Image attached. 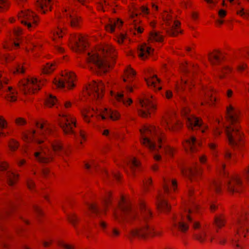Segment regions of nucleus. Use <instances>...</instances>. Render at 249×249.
<instances>
[{
  "label": "nucleus",
  "mask_w": 249,
  "mask_h": 249,
  "mask_svg": "<svg viewBox=\"0 0 249 249\" xmlns=\"http://www.w3.org/2000/svg\"><path fill=\"white\" fill-rule=\"evenodd\" d=\"M195 238L198 240L199 242L202 243L204 242L205 240V237H206V233H201L199 234H196L195 235Z\"/></svg>",
  "instance_id": "4d7b16f0"
},
{
  "label": "nucleus",
  "mask_w": 249,
  "mask_h": 249,
  "mask_svg": "<svg viewBox=\"0 0 249 249\" xmlns=\"http://www.w3.org/2000/svg\"><path fill=\"white\" fill-rule=\"evenodd\" d=\"M57 19V27L53 33V39L57 40L63 37L65 34V29L63 26L67 23H69L71 27L79 28L82 23V20L80 16L76 14L71 8L66 9L62 14L56 16Z\"/></svg>",
  "instance_id": "423d86ee"
},
{
  "label": "nucleus",
  "mask_w": 249,
  "mask_h": 249,
  "mask_svg": "<svg viewBox=\"0 0 249 249\" xmlns=\"http://www.w3.org/2000/svg\"><path fill=\"white\" fill-rule=\"evenodd\" d=\"M236 234L232 239V245L235 249H242L239 241L242 242V236L249 237V214L246 212L239 216L236 222Z\"/></svg>",
  "instance_id": "9d476101"
},
{
  "label": "nucleus",
  "mask_w": 249,
  "mask_h": 249,
  "mask_svg": "<svg viewBox=\"0 0 249 249\" xmlns=\"http://www.w3.org/2000/svg\"><path fill=\"white\" fill-rule=\"evenodd\" d=\"M121 235V231L119 229L114 227L112 229L110 232L109 234V236L113 239H116L120 237Z\"/></svg>",
  "instance_id": "3c124183"
},
{
  "label": "nucleus",
  "mask_w": 249,
  "mask_h": 249,
  "mask_svg": "<svg viewBox=\"0 0 249 249\" xmlns=\"http://www.w3.org/2000/svg\"><path fill=\"white\" fill-rule=\"evenodd\" d=\"M237 14L244 17V18H247L249 17V11H245L243 8H241L240 9L237 10Z\"/></svg>",
  "instance_id": "6e6d98bb"
},
{
  "label": "nucleus",
  "mask_w": 249,
  "mask_h": 249,
  "mask_svg": "<svg viewBox=\"0 0 249 249\" xmlns=\"http://www.w3.org/2000/svg\"><path fill=\"white\" fill-rule=\"evenodd\" d=\"M14 35L17 37L18 39H19V36L22 34V30L19 27H16L14 30Z\"/></svg>",
  "instance_id": "052dcab7"
},
{
  "label": "nucleus",
  "mask_w": 249,
  "mask_h": 249,
  "mask_svg": "<svg viewBox=\"0 0 249 249\" xmlns=\"http://www.w3.org/2000/svg\"><path fill=\"white\" fill-rule=\"evenodd\" d=\"M34 210L38 216H42L43 214V213L42 210L38 206H35Z\"/></svg>",
  "instance_id": "338daca9"
},
{
  "label": "nucleus",
  "mask_w": 249,
  "mask_h": 249,
  "mask_svg": "<svg viewBox=\"0 0 249 249\" xmlns=\"http://www.w3.org/2000/svg\"><path fill=\"white\" fill-rule=\"evenodd\" d=\"M157 208L159 211L167 213L170 212L171 210V206L169 205L167 200L162 196H159L157 198Z\"/></svg>",
  "instance_id": "c85d7f7f"
},
{
  "label": "nucleus",
  "mask_w": 249,
  "mask_h": 249,
  "mask_svg": "<svg viewBox=\"0 0 249 249\" xmlns=\"http://www.w3.org/2000/svg\"><path fill=\"white\" fill-rule=\"evenodd\" d=\"M105 85L102 81H92L83 90V95L91 100H99L104 94Z\"/></svg>",
  "instance_id": "f8f14e48"
},
{
  "label": "nucleus",
  "mask_w": 249,
  "mask_h": 249,
  "mask_svg": "<svg viewBox=\"0 0 249 249\" xmlns=\"http://www.w3.org/2000/svg\"><path fill=\"white\" fill-rule=\"evenodd\" d=\"M141 108L138 110L139 115L143 118H147L154 113L157 109V107L153 96H145L140 99Z\"/></svg>",
  "instance_id": "dca6fc26"
},
{
  "label": "nucleus",
  "mask_w": 249,
  "mask_h": 249,
  "mask_svg": "<svg viewBox=\"0 0 249 249\" xmlns=\"http://www.w3.org/2000/svg\"><path fill=\"white\" fill-rule=\"evenodd\" d=\"M163 40V36L160 32H151L149 34L148 42V44L155 42H162Z\"/></svg>",
  "instance_id": "c9c22d12"
},
{
  "label": "nucleus",
  "mask_w": 249,
  "mask_h": 249,
  "mask_svg": "<svg viewBox=\"0 0 249 249\" xmlns=\"http://www.w3.org/2000/svg\"><path fill=\"white\" fill-rule=\"evenodd\" d=\"M136 72L129 66L124 71L123 81L129 84L133 81Z\"/></svg>",
  "instance_id": "72a5a7b5"
},
{
  "label": "nucleus",
  "mask_w": 249,
  "mask_h": 249,
  "mask_svg": "<svg viewBox=\"0 0 249 249\" xmlns=\"http://www.w3.org/2000/svg\"><path fill=\"white\" fill-rule=\"evenodd\" d=\"M119 207L123 214H120L118 210L115 209L113 212V217L115 221L121 222L122 220H124L127 222H132L138 218L137 212L131 209L130 201L127 198L122 196Z\"/></svg>",
  "instance_id": "6e6552de"
},
{
  "label": "nucleus",
  "mask_w": 249,
  "mask_h": 249,
  "mask_svg": "<svg viewBox=\"0 0 249 249\" xmlns=\"http://www.w3.org/2000/svg\"><path fill=\"white\" fill-rule=\"evenodd\" d=\"M162 16L164 24L168 27L166 29L167 34L172 36H177L180 32L179 21L174 20L171 14L167 11H164Z\"/></svg>",
  "instance_id": "a211bd4d"
},
{
  "label": "nucleus",
  "mask_w": 249,
  "mask_h": 249,
  "mask_svg": "<svg viewBox=\"0 0 249 249\" xmlns=\"http://www.w3.org/2000/svg\"><path fill=\"white\" fill-rule=\"evenodd\" d=\"M208 4H209V8L213 9L216 4V1L214 0H204Z\"/></svg>",
  "instance_id": "69168bd1"
},
{
  "label": "nucleus",
  "mask_w": 249,
  "mask_h": 249,
  "mask_svg": "<svg viewBox=\"0 0 249 249\" xmlns=\"http://www.w3.org/2000/svg\"><path fill=\"white\" fill-rule=\"evenodd\" d=\"M15 123L17 125H23L26 124V120L23 118L19 117L16 119Z\"/></svg>",
  "instance_id": "e2e57ef3"
},
{
  "label": "nucleus",
  "mask_w": 249,
  "mask_h": 249,
  "mask_svg": "<svg viewBox=\"0 0 249 249\" xmlns=\"http://www.w3.org/2000/svg\"><path fill=\"white\" fill-rule=\"evenodd\" d=\"M81 114L83 120L87 123H90L91 122V118L94 116L97 120L101 118L104 120L109 118L113 121L118 120L121 117L120 114L118 111L108 109L106 108L102 111H99L97 109L95 110L94 108L86 107L81 109Z\"/></svg>",
  "instance_id": "1a4fd4ad"
},
{
  "label": "nucleus",
  "mask_w": 249,
  "mask_h": 249,
  "mask_svg": "<svg viewBox=\"0 0 249 249\" xmlns=\"http://www.w3.org/2000/svg\"><path fill=\"white\" fill-rule=\"evenodd\" d=\"M145 80L148 87H153L158 90L161 89V87L160 85V80L156 75H154Z\"/></svg>",
  "instance_id": "f704fd0d"
},
{
  "label": "nucleus",
  "mask_w": 249,
  "mask_h": 249,
  "mask_svg": "<svg viewBox=\"0 0 249 249\" xmlns=\"http://www.w3.org/2000/svg\"><path fill=\"white\" fill-rule=\"evenodd\" d=\"M112 6V4L108 0H103L97 3V9L99 11L105 12Z\"/></svg>",
  "instance_id": "4c0bfd02"
},
{
  "label": "nucleus",
  "mask_w": 249,
  "mask_h": 249,
  "mask_svg": "<svg viewBox=\"0 0 249 249\" xmlns=\"http://www.w3.org/2000/svg\"><path fill=\"white\" fill-rule=\"evenodd\" d=\"M193 85V83L191 81L181 79L180 83L176 85V89L177 91L179 92L184 90L187 87H188V88L191 89V86Z\"/></svg>",
  "instance_id": "58836bf2"
},
{
  "label": "nucleus",
  "mask_w": 249,
  "mask_h": 249,
  "mask_svg": "<svg viewBox=\"0 0 249 249\" xmlns=\"http://www.w3.org/2000/svg\"><path fill=\"white\" fill-rule=\"evenodd\" d=\"M207 94L210 100L209 102H208V103L210 105L213 104L216 101V92L213 91V90H210L208 92Z\"/></svg>",
  "instance_id": "5fc2aeb1"
},
{
  "label": "nucleus",
  "mask_w": 249,
  "mask_h": 249,
  "mask_svg": "<svg viewBox=\"0 0 249 249\" xmlns=\"http://www.w3.org/2000/svg\"><path fill=\"white\" fill-rule=\"evenodd\" d=\"M116 55L115 50L112 45H106L98 51L88 53V62L91 71L97 72H106L111 65L109 59L114 62Z\"/></svg>",
  "instance_id": "20e7f679"
},
{
  "label": "nucleus",
  "mask_w": 249,
  "mask_h": 249,
  "mask_svg": "<svg viewBox=\"0 0 249 249\" xmlns=\"http://www.w3.org/2000/svg\"><path fill=\"white\" fill-rule=\"evenodd\" d=\"M18 174H15L11 171H8L6 173L7 183L10 186H13L16 184L18 180Z\"/></svg>",
  "instance_id": "e433bc0d"
},
{
  "label": "nucleus",
  "mask_w": 249,
  "mask_h": 249,
  "mask_svg": "<svg viewBox=\"0 0 249 249\" xmlns=\"http://www.w3.org/2000/svg\"><path fill=\"white\" fill-rule=\"evenodd\" d=\"M75 80L76 76L73 72L65 71L62 72L61 77L55 78L53 83L58 88L66 87L68 89H72L75 86Z\"/></svg>",
  "instance_id": "2eb2a0df"
},
{
  "label": "nucleus",
  "mask_w": 249,
  "mask_h": 249,
  "mask_svg": "<svg viewBox=\"0 0 249 249\" xmlns=\"http://www.w3.org/2000/svg\"><path fill=\"white\" fill-rule=\"evenodd\" d=\"M112 193L110 191L106 193L102 198V204L103 206V212H100L98 208L97 205L95 203H92L89 205V210L92 213L96 214L106 215L108 207L111 205L112 203Z\"/></svg>",
  "instance_id": "aec40b11"
},
{
  "label": "nucleus",
  "mask_w": 249,
  "mask_h": 249,
  "mask_svg": "<svg viewBox=\"0 0 249 249\" xmlns=\"http://www.w3.org/2000/svg\"><path fill=\"white\" fill-rule=\"evenodd\" d=\"M79 135L81 139L80 143L82 144L83 142L86 140V133L83 130H80L79 132Z\"/></svg>",
  "instance_id": "774afa93"
},
{
  "label": "nucleus",
  "mask_w": 249,
  "mask_h": 249,
  "mask_svg": "<svg viewBox=\"0 0 249 249\" xmlns=\"http://www.w3.org/2000/svg\"><path fill=\"white\" fill-rule=\"evenodd\" d=\"M37 130H32L22 136L23 140L26 142H35L37 144V151L34 153V157L36 161L40 163L49 164L54 160L55 155L49 146L45 143V139L47 135L52 132V129L46 124L36 123Z\"/></svg>",
  "instance_id": "f257e3e1"
},
{
  "label": "nucleus",
  "mask_w": 249,
  "mask_h": 249,
  "mask_svg": "<svg viewBox=\"0 0 249 249\" xmlns=\"http://www.w3.org/2000/svg\"><path fill=\"white\" fill-rule=\"evenodd\" d=\"M8 81L5 73L0 71V90L7 92L5 98L7 101L14 102L17 100V92L12 86H7Z\"/></svg>",
  "instance_id": "6ab92c4d"
},
{
  "label": "nucleus",
  "mask_w": 249,
  "mask_h": 249,
  "mask_svg": "<svg viewBox=\"0 0 249 249\" xmlns=\"http://www.w3.org/2000/svg\"><path fill=\"white\" fill-rule=\"evenodd\" d=\"M140 165V161L135 158L131 159L127 163V166L132 171H134L136 168H138Z\"/></svg>",
  "instance_id": "ea45409f"
},
{
  "label": "nucleus",
  "mask_w": 249,
  "mask_h": 249,
  "mask_svg": "<svg viewBox=\"0 0 249 249\" xmlns=\"http://www.w3.org/2000/svg\"><path fill=\"white\" fill-rule=\"evenodd\" d=\"M208 59L212 65H216L218 61V52L217 51H214L209 53Z\"/></svg>",
  "instance_id": "37998d69"
},
{
  "label": "nucleus",
  "mask_w": 249,
  "mask_h": 249,
  "mask_svg": "<svg viewBox=\"0 0 249 249\" xmlns=\"http://www.w3.org/2000/svg\"><path fill=\"white\" fill-rule=\"evenodd\" d=\"M163 190L165 194L167 195H170L172 193H176L178 191L177 181L175 179L171 180V190L169 188L168 182L167 180H164Z\"/></svg>",
  "instance_id": "473e14b6"
},
{
  "label": "nucleus",
  "mask_w": 249,
  "mask_h": 249,
  "mask_svg": "<svg viewBox=\"0 0 249 249\" xmlns=\"http://www.w3.org/2000/svg\"><path fill=\"white\" fill-rule=\"evenodd\" d=\"M227 120L228 124L224 125L225 130L230 144L239 147L242 144V133L239 130V112L232 106L227 107Z\"/></svg>",
  "instance_id": "39448f33"
},
{
  "label": "nucleus",
  "mask_w": 249,
  "mask_h": 249,
  "mask_svg": "<svg viewBox=\"0 0 249 249\" xmlns=\"http://www.w3.org/2000/svg\"><path fill=\"white\" fill-rule=\"evenodd\" d=\"M162 126L171 131L177 132L182 127V123L177 120L175 115H170L165 118L161 123Z\"/></svg>",
  "instance_id": "5701e85b"
},
{
  "label": "nucleus",
  "mask_w": 249,
  "mask_h": 249,
  "mask_svg": "<svg viewBox=\"0 0 249 249\" xmlns=\"http://www.w3.org/2000/svg\"><path fill=\"white\" fill-rule=\"evenodd\" d=\"M56 68L54 63H47L42 70V72L45 74H49L53 72Z\"/></svg>",
  "instance_id": "a18cd8bd"
},
{
  "label": "nucleus",
  "mask_w": 249,
  "mask_h": 249,
  "mask_svg": "<svg viewBox=\"0 0 249 249\" xmlns=\"http://www.w3.org/2000/svg\"><path fill=\"white\" fill-rule=\"evenodd\" d=\"M129 12H131L130 15V23L134 30V35L140 34L143 32V28L140 25L141 22L139 20L135 18L137 17L138 14L146 16L149 13V9L146 6H142L139 10L135 7L132 4L131 7H129Z\"/></svg>",
  "instance_id": "9b49d317"
},
{
  "label": "nucleus",
  "mask_w": 249,
  "mask_h": 249,
  "mask_svg": "<svg viewBox=\"0 0 249 249\" xmlns=\"http://www.w3.org/2000/svg\"><path fill=\"white\" fill-rule=\"evenodd\" d=\"M194 193V191L193 189H191L189 190L188 195V197H189L188 201L190 203V208H190L191 207L194 206L195 205H196L198 207L199 213H200V208H199V205L198 204H197L196 203H194L193 201H194V197H193Z\"/></svg>",
  "instance_id": "09e8293b"
},
{
  "label": "nucleus",
  "mask_w": 249,
  "mask_h": 249,
  "mask_svg": "<svg viewBox=\"0 0 249 249\" xmlns=\"http://www.w3.org/2000/svg\"><path fill=\"white\" fill-rule=\"evenodd\" d=\"M152 181L151 178H148L143 181V189L144 192H146L149 191L152 186Z\"/></svg>",
  "instance_id": "864d4df0"
},
{
  "label": "nucleus",
  "mask_w": 249,
  "mask_h": 249,
  "mask_svg": "<svg viewBox=\"0 0 249 249\" xmlns=\"http://www.w3.org/2000/svg\"><path fill=\"white\" fill-rule=\"evenodd\" d=\"M26 186L28 189L32 192H35L36 185L35 181L31 178H27L26 179Z\"/></svg>",
  "instance_id": "c03bdc74"
},
{
  "label": "nucleus",
  "mask_w": 249,
  "mask_h": 249,
  "mask_svg": "<svg viewBox=\"0 0 249 249\" xmlns=\"http://www.w3.org/2000/svg\"><path fill=\"white\" fill-rule=\"evenodd\" d=\"M9 167V164L6 161L0 162V171H5Z\"/></svg>",
  "instance_id": "680f3d73"
},
{
  "label": "nucleus",
  "mask_w": 249,
  "mask_h": 249,
  "mask_svg": "<svg viewBox=\"0 0 249 249\" xmlns=\"http://www.w3.org/2000/svg\"><path fill=\"white\" fill-rule=\"evenodd\" d=\"M97 166L98 163L94 160H90L85 163V167L88 170H95Z\"/></svg>",
  "instance_id": "79ce46f5"
},
{
  "label": "nucleus",
  "mask_w": 249,
  "mask_h": 249,
  "mask_svg": "<svg viewBox=\"0 0 249 249\" xmlns=\"http://www.w3.org/2000/svg\"><path fill=\"white\" fill-rule=\"evenodd\" d=\"M53 242V240L52 239H48L43 242V246L45 248L49 247L52 244Z\"/></svg>",
  "instance_id": "0e129e2a"
},
{
  "label": "nucleus",
  "mask_w": 249,
  "mask_h": 249,
  "mask_svg": "<svg viewBox=\"0 0 249 249\" xmlns=\"http://www.w3.org/2000/svg\"><path fill=\"white\" fill-rule=\"evenodd\" d=\"M181 173L183 176L187 177L191 181L201 174L200 169L196 165L188 169H181Z\"/></svg>",
  "instance_id": "bb28decb"
},
{
  "label": "nucleus",
  "mask_w": 249,
  "mask_h": 249,
  "mask_svg": "<svg viewBox=\"0 0 249 249\" xmlns=\"http://www.w3.org/2000/svg\"><path fill=\"white\" fill-rule=\"evenodd\" d=\"M202 144L201 141H196V138L194 136H192L183 142V145L185 150L191 153H195L198 151V147H201Z\"/></svg>",
  "instance_id": "393cba45"
},
{
  "label": "nucleus",
  "mask_w": 249,
  "mask_h": 249,
  "mask_svg": "<svg viewBox=\"0 0 249 249\" xmlns=\"http://www.w3.org/2000/svg\"><path fill=\"white\" fill-rule=\"evenodd\" d=\"M44 81H38L36 78L29 77L21 80L18 85V88L24 94L35 93L44 85Z\"/></svg>",
  "instance_id": "ddd939ff"
},
{
  "label": "nucleus",
  "mask_w": 249,
  "mask_h": 249,
  "mask_svg": "<svg viewBox=\"0 0 249 249\" xmlns=\"http://www.w3.org/2000/svg\"><path fill=\"white\" fill-rule=\"evenodd\" d=\"M125 38L126 36L125 35L123 34H120L117 36L116 41L118 44H122L123 43L124 40L125 39Z\"/></svg>",
  "instance_id": "bf43d9fd"
},
{
  "label": "nucleus",
  "mask_w": 249,
  "mask_h": 249,
  "mask_svg": "<svg viewBox=\"0 0 249 249\" xmlns=\"http://www.w3.org/2000/svg\"><path fill=\"white\" fill-rule=\"evenodd\" d=\"M153 51V49L146 44H142L138 50V55L140 58L144 59Z\"/></svg>",
  "instance_id": "7c9ffc66"
},
{
  "label": "nucleus",
  "mask_w": 249,
  "mask_h": 249,
  "mask_svg": "<svg viewBox=\"0 0 249 249\" xmlns=\"http://www.w3.org/2000/svg\"><path fill=\"white\" fill-rule=\"evenodd\" d=\"M87 38L77 34H72L70 38V45L76 52L81 51L88 46Z\"/></svg>",
  "instance_id": "412c9836"
},
{
  "label": "nucleus",
  "mask_w": 249,
  "mask_h": 249,
  "mask_svg": "<svg viewBox=\"0 0 249 249\" xmlns=\"http://www.w3.org/2000/svg\"><path fill=\"white\" fill-rule=\"evenodd\" d=\"M49 143L51 147V151L55 155H59L63 150L64 146L62 141L57 138H53L49 139Z\"/></svg>",
  "instance_id": "a878e982"
},
{
  "label": "nucleus",
  "mask_w": 249,
  "mask_h": 249,
  "mask_svg": "<svg viewBox=\"0 0 249 249\" xmlns=\"http://www.w3.org/2000/svg\"><path fill=\"white\" fill-rule=\"evenodd\" d=\"M68 219L74 228H76L79 221L78 216L74 213H70L68 215Z\"/></svg>",
  "instance_id": "a19ab883"
},
{
  "label": "nucleus",
  "mask_w": 249,
  "mask_h": 249,
  "mask_svg": "<svg viewBox=\"0 0 249 249\" xmlns=\"http://www.w3.org/2000/svg\"><path fill=\"white\" fill-rule=\"evenodd\" d=\"M225 157L226 159H231L234 161H235L237 158L236 154L234 153L232 155L231 153L228 151L225 152Z\"/></svg>",
  "instance_id": "13d9d810"
},
{
  "label": "nucleus",
  "mask_w": 249,
  "mask_h": 249,
  "mask_svg": "<svg viewBox=\"0 0 249 249\" xmlns=\"http://www.w3.org/2000/svg\"><path fill=\"white\" fill-rule=\"evenodd\" d=\"M140 210L141 218L143 220L144 223L139 228H133L128 231L126 236L130 240L135 238L145 239L148 237H155L161 236L162 231L155 228L154 226L150 222L153 217L151 209L145 201H142L140 203Z\"/></svg>",
  "instance_id": "7ed1b4c3"
},
{
  "label": "nucleus",
  "mask_w": 249,
  "mask_h": 249,
  "mask_svg": "<svg viewBox=\"0 0 249 249\" xmlns=\"http://www.w3.org/2000/svg\"><path fill=\"white\" fill-rule=\"evenodd\" d=\"M190 109L187 107H184L181 111V115L186 117V126L189 129H197L202 124L201 118L189 115Z\"/></svg>",
  "instance_id": "4be33fe9"
},
{
  "label": "nucleus",
  "mask_w": 249,
  "mask_h": 249,
  "mask_svg": "<svg viewBox=\"0 0 249 249\" xmlns=\"http://www.w3.org/2000/svg\"><path fill=\"white\" fill-rule=\"evenodd\" d=\"M141 134V143L151 151H159L162 147L164 153L172 157L176 149L170 145L163 146L165 135L161 129L154 125H145L140 130Z\"/></svg>",
  "instance_id": "f03ea898"
},
{
  "label": "nucleus",
  "mask_w": 249,
  "mask_h": 249,
  "mask_svg": "<svg viewBox=\"0 0 249 249\" xmlns=\"http://www.w3.org/2000/svg\"><path fill=\"white\" fill-rule=\"evenodd\" d=\"M8 146L11 151H15L18 148L19 143L18 141L12 139L8 142Z\"/></svg>",
  "instance_id": "603ef678"
},
{
  "label": "nucleus",
  "mask_w": 249,
  "mask_h": 249,
  "mask_svg": "<svg viewBox=\"0 0 249 249\" xmlns=\"http://www.w3.org/2000/svg\"><path fill=\"white\" fill-rule=\"evenodd\" d=\"M36 5L43 14H45L48 9L51 11V0H37Z\"/></svg>",
  "instance_id": "2f4dec72"
},
{
  "label": "nucleus",
  "mask_w": 249,
  "mask_h": 249,
  "mask_svg": "<svg viewBox=\"0 0 249 249\" xmlns=\"http://www.w3.org/2000/svg\"><path fill=\"white\" fill-rule=\"evenodd\" d=\"M56 99L55 96L50 94L46 98L45 101V105L49 107H53L56 102Z\"/></svg>",
  "instance_id": "49530a36"
},
{
  "label": "nucleus",
  "mask_w": 249,
  "mask_h": 249,
  "mask_svg": "<svg viewBox=\"0 0 249 249\" xmlns=\"http://www.w3.org/2000/svg\"><path fill=\"white\" fill-rule=\"evenodd\" d=\"M20 22L27 26L30 30L36 28L38 25L39 18L36 14L29 10L21 11L18 15Z\"/></svg>",
  "instance_id": "f3484780"
},
{
  "label": "nucleus",
  "mask_w": 249,
  "mask_h": 249,
  "mask_svg": "<svg viewBox=\"0 0 249 249\" xmlns=\"http://www.w3.org/2000/svg\"><path fill=\"white\" fill-rule=\"evenodd\" d=\"M123 24V21L120 19H109L108 23L105 26V29L107 32L112 33L116 28L122 27Z\"/></svg>",
  "instance_id": "c756f323"
},
{
  "label": "nucleus",
  "mask_w": 249,
  "mask_h": 249,
  "mask_svg": "<svg viewBox=\"0 0 249 249\" xmlns=\"http://www.w3.org/2000/svg\"><path fill=\"white\" fill-rule=\"evenodd\" d=\"M111 95L114 97L118 102L122 103L125 107L130 106L133 103L131 98L124 97L123 91L117 92L111 91Z\"/></svg>",
  "instance_id": "cd10ccee"
},
{
  "label": "nucleus",
  "mask_w": 249,
  "mask_h": 249,
  "mask_svg": "<svg viewBox=\"0 0 249 249\" xmlns=\"http://www.w3.org/2000/svg\"><path fill=\"white\" fill-rule=\"evenodd\" d=\"M226 185L230 192H239L243 188V185L240 178L235 175L227 179Z\"/></svg>",
  "instance_id": "b1692460"
},
{
  "label": "nucleus",
  "mask_w": 249,
  "mask_h": 249,
  "mask_svg": "<svg viewBox=\"0 0 249 249\" xmlns=\"http://www.w3.org/2000/svg\"><path fill=\"white\" fill-rule=\"evenodd\" d=\"M10 2L8 0H0V12L7 11L10 7Z\"/></svg>",
  "instance_id": "de8ad7c7"
},
{
  "label": "nucleus",
  "mask_w": 249,
  "mask_h": 249,
  "mask_svg": "<svg viewBox=\"0 0 249 249\" xmlns=\"http://www.w3.org/2000/svg\"><path fill=\"white\" fill-rule=\"evenodd\" d=\"M59 125L65 135L74 134V129L76 127V119L70 114L62 113L59 115Z\"/></svg>",
  "instance_id": "4468645a"
},
{
  "label": "nucleus",
  "mask_w": 249,
  "mask_h": 249,
  "mask_svg": "<svg viewBox=\"0 0 249 249\" xmlns=\"http://www.w3.org/2000/svg\"><path fill=\"white\" fill-rule=\"evenodd\" d=\"M57 245L63 249H75L74 245L68 244L63 240H58L57 242Z\"/></svg>",
  "instance_id": "8fccbe9b"
},
{
  "label": "nucleus",
  "mask_w": 249,
  "mask_h": 249,
  "mask_svg": "<svg viewBox=\"0 0 249 249\" xmlns=\"http://www.w3.org/2000/svg\"><path fill=\"white\" fill-rule=\"evenodd\" d=\"M199 214L198 207L196 205L189 208L185 215L179 214L174 216L172 221L171 230L173 232L180 231L186 233L189 230V223Z\"/></svg>",
  "instance_id": "0eeeda50"
}]
</instances>
